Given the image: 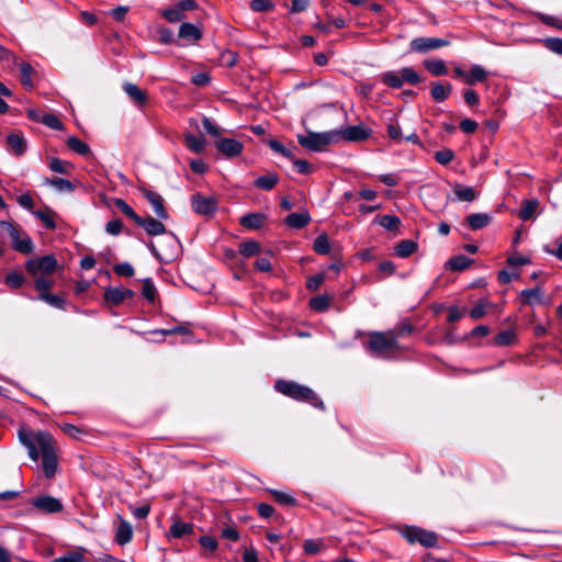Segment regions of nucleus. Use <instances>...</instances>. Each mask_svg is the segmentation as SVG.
<instances>
[{"label":"nucleus","instance_id":"obj_1","mask_svg":"<svg viewBox=\"0 0 562 562\" xmlns=\"http://www.w3.org/2000/svg\"><path fill=\"white\" fill-rule=\"evenodd\" d=\"M18 436L33 461H37L42 453L43 471L47 477H53L57 471V458L52 436L45 431L33 432L24 427L19 429Z\"/></svg>","mask_w":562,"mask_h":562},{"label":"nucleus","instance_id":"obj_2","mask_svg":"<svg viewBox=\"0 0 562 562\" xmlns=\"http://www.w3.org/2000/svg\"><path fill=\"white\" fill-rule=\"evenodd\" d=\"M274 387L278 392L299 401H308L314 406L323 408V402L317 398L313 390L292 381H277Z\"/></svg>","mask_w":562,"mask_h":562},{"label":"nucleus","instance_id":"obj_3","mask_svg":"<svg viewBox=\"0 0 562 562\" xmlns=\"http://www.w3.org/2000/svg\"><path fill=\"white\" fill-rule=\"evenodd\" d=\"M339 138L337 131L315 133L308 132L306 135H299V144L312 151H323L329 144Z\"/></svg>","mask_w":562,"mask_h":562},{"label":"nucleus","instance_id":"obj_4","mask_svg":"<svg viewBox=\"0 0 562 562\" xmlns=\"http://www.w3.org/2000/svg\"><path fill=\"white\" fill-rule=\"evenodd\" d=\"M0 228L2 233L7 234L12 241V247L14 250L21 254H30L32 252L34 246L31 237L21 228L10 222L1 221Z\"/></svg>","mask_w":562,"mask_h":562},{"label":"nucleus","instance_id":"obj_5","mask_svg":"<svg viewBox=\"0 0 562 562\" xmlns=\"http://www.w3.org/2000/svg\"><path fill=\"white\" fill-rule=\"evenodd\" d=\"M60 268L61 266L55 255L34 257L29 259L26 262L27 271L35 277L50 276Z\"/></svg>","mask_w":562,"mask_h":562},{"label":"nucleus","instance_id":"obj_6","mask_svg":"<svg viewBox=\"0 0 562 562\" xmlns=\"http://www.w3.org/2000/svg\"><path fill=\"white\" fill-rule=\"evenodd\" d=\"M401 533L409 543L418 542L426 548H432L437 546L438 537L432 531H428L419 527L405 526L401 530Z\"/></svg>","mask_w":562,"mask_h":562},{"label":"nucleus","instance_id":"obj_7","mask_svg":"<svg viewBox=\"0 0 562 562\" xmlns=\"http://www.w3.org/2000/svg\"><path fill=\"white\" fill-rule=\"evenodd\" d=\"M528 263V259L524 257H510L508 259L507 270H502L499 272V281H510L512 279H520L525 277L537 278V272L535 270L527 274H524L521 271H518V268L520 266H526Z\"/></svg>","mask_w":562,"mask_h":562},{"label":"nucleus","instance_id":"obj_8","mask_svg":"<svg viewBox=\"0 0 562 562\" xmlns=\"http://www.w3.org/2000/svg\"><path fill=\"white\" fill-rule=\"evenodd\" d=\"M449 45V41L438 37H415L411 41V50L425 54Z\"/></svg>","mask_w":562,"mask_h":562},{"label":"nucleus","instance_id":"obj_9","mask_svg":"<svg viewBox=\"0 0 562 562\" xmlns=\"http://www.w3.org/2000/svg\"><path fill=\"white\" fill-rule=\"evenodd\" d=\"M369 346L373 351L383 353L390 349L396 348L395 335L392 331L386 334L374 333L370 337Z\"/></svg>","mask_w":562,"mask_h":562},{"label":"nucleus","instance_id":"obj_10","mask_svg":"<svg viewBox=\"0 0 562 562\" xmlns=\"http://www.w3.org/2000/svg\"><path fill=\"white\" fill-rule=\"evenodd\" d=\"M31 504L40 509L43 513L46 514H53L58 513L63 509V504L58 498H55L49 495L40 496L37 498H34Z\"/></svg>","mask_w":562,"mask_h":562},{"label":"nucleus","instance_id":"obj_11","mask_svg":"<svg viewBox=\"0 0 562 562\" xmlns=\"http://www.w3.org/2000/svg\"><path fill=\"white\" fill-rule=\"evenodd\" d=\"M133 295L134 292L132 290L125 289L122 285L108 286L104 291L105 302L111 305H117Z\"/></svg>","mask_w":562,"mask_h":562},{"label":"nucleus","instance_id":"obj_12","mask_svg":"<svg viewBox=\"0 0 562 562\" xmlns=\"http://www.w3.org/2000/svg\"><path fill=\"white\" fill-rule=\"evenodd\" d=\"M193 210L202 215H210L216 211L217 203L213 198L195 194L192 198Z\"/></svg>","mask_w":562,"mask_h":562},{"label":"nucleus","instance_id":"obj_13","mask_svg":"<svg viewBox=\"0 0 562 562\" xmlns=\"http://www.w3.org/2000/svg\"><path fill=\"white\" fill-rule=\"evenodd\" d=\"M215 147L226 157H236L243 150V144L234 138H222L215 142Z\"/></svg>","mask_w":562,"mask_h":562},{"label":"nucleus","instance_id":"obj_14","mask_svg":"<svg viewBox=\"0 0 562 562\" xmlns=\"http://www.w3.org/2000/svg\"><path fill=\"white\" fill-rule=\"evenodd\" d=\"M144 195L147 201L150 203L154 213L161 220H166L168 217V213L164 206V199L161 195L154 191L145 190Z\"/></svg>","mask_w":562,"mask_h":562},{"label":"nucleus","instance_id":"obj_15","mask_svg":"<svg viewBox=\"0 0 562 562\" xmlns=\"http://www.w3.org/2000/svg\"><path fill=\"white\" fill-rule=\"evenodd\" d=\"M136 224L143 227L149 235H162L166 232L165 225L151 216L145 218L139 216V221Z\"/></svg>","mask_w":562,"mask_h":562},{"label":"nucleus","instance_id":"obj_16","mask_svg":"<svg viewBox=\"0 0 562 562\" xmlns=\"http://www.w3.org/2000/svg\"><path fill=\"white\" fill-rule=\"evenodd\" d=\"M123 90L136 105L144 106L146 104V92L139 89L135 83L125 82L123 85Z\"/></svg>","mask_w":562,"mask_h":562},{"label":"nucleus","instance_id":"obj_17","mask_svg":"<svg viewBox=\"0 0 562 562\" xmlns=\"http://www.w3.org/2000/svg\"><path fill=\"white\" fill-rule=\"evenodd\" d=\"M311 222V216L307 211L291 213L284 218V223L290 228L300 229L305 227Z\"/></svg>","mask_w":562,"mask_h":562},{"label":"nucleus","instance_id":"obj_18","mask_svg":"<svg viewBox=\"0 0 562 562\" xmlns=\"http://www.w3.org/2000/svg\"><path fill=\"white\" fill-rule=\"evenodd\" d=\"M38 285V297L52 306L63 307L65 300L56 294H50L47 292L48 285L50 283H36Z\"/></svg>","mask_w":562,"mask_h":562},{"label":"nucleus","instance_id":"obj_19","mask_svg":"<svg viewBox=\"0 0 562 562\" xmlns=\"http://www.w3.org/2000/svg\"><path fill=\"white\" fill-rule=\"evenodd\" d=\"M7 144L9 149L16 156H21L26 150V140L25 138L18 133H12L7 138Z\"/></svg>","mask_w":562,"mask_h":562},{"label":"nucleus","instance_id":"obj_20","mask_svg":"<svg viewBox=\"0 0 562 562\" xmlns=\"http://www.w3.org/2000/svg\"><path fill=\"white\" fill-rule=\"evenodd\" d=\"M266 222V215L262 213H248L244 215L239 223L248 229H259Z\"/></svg>","mask_w":562,"mask_h":562},{"label":"nucleus","instance_id":"obj_21","mask_svg":"<svg viewBox=\"0 0 562 562\" xmlns=\"http://www.w3.org/2000/svg\"><path fill=\"white\" fill-rule=\"evenodd\" d=\"M339 137L342 136L345 139L350 142L363 140L368 137V132L363 126H349L346 130L339 132Z\"/></svg>","mask_w":562,"mask_h":562},{"label":"nucleus","instance_id":"obj_22","mask_svg":"<svg viewBox=\"0 0 562 562\" xmlns=\"http://www.w3.org/2000/svg\"><path fill=\"white\" fill-rule=\"evenodd\" d=\"M179 37L199 41L202 37V31L192 23H182L179 27Z\"/></svg>","mask_w":562,"mask_h":562},{"label":"nucleus","instance_id":"obj_23","mask_svg":"<svg viewBox=\"0 0 562 562\" xmlns=\"http://www.w3.org/2000/svg\"><path fill=\"white\" fill-rule=\"evenodd\" d=\"M452 87L450 83L442 85L441 82H434L431 86V97L436 102H442L450 95Z\"/></svg>","mask_w":562,"mask_h":562},{"label":"nucleus","instance_id":"obj_24","mask_svg":"<svg viewBox=\"0 0 562 562\" xmlns=\"http://www.w3.org/2000/svg\"><path fill=\"white\" fill-rule=\"evenodd\" d=\"M467 222L471 229L477 231L490 224L491 216L486 213H474L467 217Z\"/></svg>","mask_w":562,"mask_h":562},{"label":"nucleus","instance_id":"obj_25","mask_svg":"<svg viewBox=\"0 0 562 562\" xmlns=\"http://www.w3.org/2000/svg\"><path fill=\"white\" fill-rule=\"evenodd\" d=\"M453 192L458 200L472 202L476 199L477 192L472 187H467L462 184H456L453 187Z\"/></svg>","mask_w":562,"mask_h":562},{"label":"nucleus","instance_id":"obj_26","mask_svg":"<svg viewBox=\"0 0 562 562\" xmlns=\"http://www.w3.org/2000/svg\"><path fill=\"white\" fill-rule=\"evenodd\" d=\"M416 249H417V244L414 240L404 239L395 246L394 251H395L396 256H398L401 258H406V257L411 256L412 254H414L416 251Z\"/></svg>","mask_w":562,"mask_h":562},{"label":"nucleus","instance_id":"obj_27","mask_svg":"<svg viewBox=\"0 0 562 562\" xmlns=\"http://www.w3.org/2000/svg\"><path fill=\"white\" fill-rule=\"evenodd\" d=\"M192 532H193V526L191 524H188V522H184L181 520H176L171 525L170 530H169V535L173 538H181V537L192 533Z\"/></svg>","mask_w":562,"mask_h":562},{"label":"nucleus","instance_id":"obj_28","mask_svg":"<svg viewBox=\"0 0 562 562\" xmlns=\"http://www.w3.org/2000/svg\"><path fill=\"white\" fill-rule=\"evenodd\" d=\"M341 269L340 262L329 265L323 272L312 277L308 281H324L325 279H334L338 277Z\"/></svg>","mask_w":562,"mask_h":562},{"label":"nucleus","instance_id":"obj_29","mask_svg":"<svg viewBox=\"0 0 562 562\" xmlns=\"http://www.w3.org/2000/svg\"><path fill=\"white\" fill-rule=\"evenodd\" d=\"M472 263V260L463 255L456 256L447 261L446 267L449 270L452 271H463L465 270Z\"/></svg>","mask_w":562,"mask_h":562},{"label":"nucleus","instance_id":"obj_30","mask_svg":"<svg viewBox=\"0 0 562 562\" xmlns=\"http://www.w3.org/2000/svg\"><path fill=\"white\" fill-rule=\"evenodd\" d=\"M333 300L334 295L322 294L311 299L310 305L316 312H325Z\"/></svg>","mask_w":562,"mask_h":562},{"label":"nucleus","instance_id":"obj_31","mask_svg":"<svg viewBox=\"0 0 562 562\" xmlns=\"http://www.w3.org/2000/svg\"><path fill=\"white\" fill-rule=\"evenodd\" d=\"M424 66L434 76H442L448 72V68L441 59H426Z\"/></svg>","mask_w":562,"mask_h":562},{"label":"nucleus","instance_id":"obj_32","mask_svg":"<svg viewBox=\"0 0 562 562\" xmlns=\"http://www.w3.org/2000/svg\"><path fill=\"white\" fill-rule=\"evenodd\" d=\"M520 296H521V300L529 305H535V304H539L542 302V291L538 286L528 289V290H524L520 293Z\"/></svg>","mask_w":562,"mask_h":562},{"label":"nucleus","instance_id":"obj_33","mask_svg":"<svg viewBox=\"0 0 562 562\" xmlns=\"http://www.w3.org/2000/svg\"><path fill=\"white\" fill-rule=\"evenodd\" d=\"M133 536L132 527L128 522L122 521L116 530V542L119 544H125L131 541Z\"/></svg>","mask_w":562,"mask_h":562},{"label":"nucleus","instance_id":"obj_34","mask_svg":"<svg viewBox=\"0 0 562 562\" xmlns=\"http://www.w3.org/2000/svg\"><path fill=\"white\" fill-rule=\"evenodd\" d=\"M539 202L537 200H527L522 203L519 211V218L521 221H528L533 217L537 212Z\"/></svg>","mask_w":562,"mask_h":562},{"label":"nucleus","instance_id":"obj_35","mask_svg":"<svg viewBox=\"0 0 562 562\" xmlns=\"http://www.w3.org/2000/svg\"><path fill=\"white\" fill-rule=\"evenodd\" d=\"M186 145L193 153H202L205 148L206 140L204 137H196L191 134L186 135Z\"/></svg>","mask_w":562,"mask_h":562},{"label":"nucleus","instance_id":"obj_36","mask_svg":"<svg viewBox=\"0 0 562 562\" xmlns=\"http://www.w3.org/2000/svg\"><path fill=\"white\" fill-rule=\"evenodd\" d=\"M86 549L79 548L76 551H70L59 558L52 560L50 562H86L83 553Z\"/></svg>","mask_w":562,"mask_h":562},{"label":"nucleus","instance_id":"obj_37","mask_svg":"<svg viewBox=\"0 0 562 562\" xmlns=\"http://www.w3.org/2000/svg\"><path fill=\"white\" fill-rule=\"evenodd\" d=\"M486 77V70L480 65H474L471 68V72L467 76V83L474 85L475 82H482Z\"/></svg>","mask_w":562,"mask_h":562},{"label":"nucleus","instance_id":"obj_38","mask_svg":"<svg viewBox=\"0 0 562 562\" xmlns=\"http://www.w3.org/2000/svg\"><path fill=\"white\" fill-rule=\"evenodd\" d=\"M279 181L277 173H269L257 178L256 186L262 190H271Z\"/></svg>","mask_w":562,"mask_h":562},{"label":"nucleus","instance_id":"obj_39","mask_svg":"<svg viewBox=\"0 0 562 562\" xmlns=\"http://www.w3.org/2000/svg\"><path fill=\"white\" fill-rule=\"evenodd\" d=\"M382 81L391 88L398 89L403 86V80L400 71H386L381 75Z\"/></svg>","mask_w":562,"mask_h":562},{"label":"nucleus","instance_id":"obj_40","mask_svg":"<svg viewBox=\"0 0 562 562\" xmlns=\"http://www.w3.org/2000/svg\"><path fill=\"white\" fill-rule=\"evenodd\" d=\"M20 71H21V83L25 88L32 89L33 88V81H32L33 67L29 63H21Z\"/></svg>","mask_w":562,"mask_h":562},{"label":"nucleus","instance_id":"obj_41","mask_svg":"<svg viewBox=\"0 0 562 562\" xmlns=\"http://www.w3.org/2000/svg\"><path fill=\"white\" fill-rule=\"evenodd\" d=\"M67 145L70 149H72L79 155L85 156L90 153L89 146L75 136L68 137Z\"/></svg>","mask_w":562,"mask_h":562},{"label":"nucleus","instance_id":"obj_42","mask_svg":"<svg viewBox=\"0 0 562 562\" xmlns=\"http://www.w3.org/2000/svg\"><path fill=\"white\" fill-rule=\"evenodd\" d=\"M239 252L244 257H251L260 252V245L255 240H247L239 245Z\"/></svg>","mask_w":562,"mask_h":562},{"label":"nucleus","instance_id":"obj_43","mask_svg":"<svg viewBox=\"0 0 562 562\" xmlns=\"http://www.w3.org/2000/svg\"><path fill=\"white\" fill-rule=\"evenodd\" d=\"M314 250L319 255H327L330 251V244L326 234L316 237L313 245Z\"/></svg>","mask_w":562,"mask_h":562},{"label":"nucleus","instance_id":"obj_44","mask_svg":"<svg viewBox=\"0 0 562 562\" xmlns=\"http://www.w3.org/2000/svg\"><path fill=\"white\" fill-rule=\"evenodd\" d=\"M403 83L408 82L411 85H417L422 81L420 76L412 68L404 67L400 70Z\"/></svg>","mask_w":562,"mask_h":562},{"label":"nucleus","instance_id":"obj_45","mask_svg":"<svg viewBox=\"0 0 562 562\" xmlns=\"http://www.w3.org/2000/svg\"><path fill=\"white\" fill-rule=\"evenodd\" d=\"M162 16L170 23H176L184 19V14L176 4L172 8L164 10Z\"/></svg>","mask_w":562,"mask_h":562},{"label":"nucleus","instance_id":"obj_46","mask_svg":"<svg viewBox=\"0 0 562 562\" xmlns=\"http://www.w3.org/2000/svg\"><path fill=\"white\" fill-rule=\"evenodd\" d=\"M380 225L387 231H395L401 225V220L395 215H383L380 221Z\"/></svg>","mask_w":562,"mask_h":562},{"label":"nucleus","instance_id":"obj_47","mask_svg":"<svg viewBox=\"0 0 562 562\" xmlns=\"http://www.w3.org/2000/svg\"><path fill=\"white\" fill-rule=\"evenodd\" d=\"M490 306L491 303L486 299H483L470 311L469 314L473 319H479L486 314Z\"/></svg>","mask_w":562,"mask_h":562},{"label":"nucleus","instance_id":"obj_48","mask_svg":"<svg viewBox=\"0 0 562 562\" xmlns=\"http://www.w3.org/2000/svg\"><path fill=\"white\" fill-rule=\"evenodd\" d=\"M48 183L58 191L71 192L75 190V186L69 180L64 178H53L48 181Z\"/></svg>","mask_w":562,"mask_h":562},{"label":"nucleus","instance_id":"obj_49","mask_svg":"<svg viewBox=\"0 0 562 562\" xmlns=\"http://www.w3.org/2000/svg\"><path fill=\"white\" fill-rule=\"evenodd\" d=\"M116 207L126 216H128L135 223L139 221V215L135 213V211L123 200L117 199L115 201Z\"/></svg>","mask_w":562,"mask_h":562},{"label":"nucleus","instance_id":"obj_50","mask_svg":"<svg viewBox=\"0 0 562 562\" xmlns=\"http://www.w3.org/2000/svg\"><path fill=\"white\" fill-rule=\"evenodd\" d=\"M49 168L52 171L57 173H68L70 164L66 162L64 160H60L59 158H52L49 161Z\"/></svg>","mask_w":562,"mask_h":562},{"label":"nucleus","instance_id":"obj_51","mask_svg":"<svg viewBox=\"0 0 562 562\" xmlns=\"http://www.w3.org/2000/svg\"><path fill=\"white\" fill-rule=\"evenodd\" d=\"M114 272L120 278H132L134 276V268L128 262H123L114 266Z\"/></svg>","mask_w":562,"mask_h":562},{"label":"nucleus","instance_id":"obj_52","mask_svg":"<svg viewBox=\"0 0 562 562\" xmlns=\"http://www.w3.org/2000/svg\"><path fill=\"white\" fill-rule=\"evenodd\" d=\"M268 145L273 151L279 153L289 159H292V157H293L292 151L290 149H288L284 145H282L279 140L270 139L268 142Z\"/></svg>","mask_w":562,"mask_h":562},{"label":"nucleus","instance_id":"obj_53","mask_svg":"<svg viewBox=\"0 0 562 562\" xmlns=\"http://www.w3.org/2000/svg\"><path fill=\"white\" fill-rule=\"evenodd\" d=\"M271 494L274 497V499L277 502H279L280 504H283V505H294L295 504V498L288 493L272 490Z\"/></svg>","mask_w":562,"mask_h":562},{"label":"nucleus","instance_id":"obj_54","mask_svg":"<svg viewBox=\"0 0 562 562\" xmlns=\"http://www.w3.org/2000/svg\"><path fill=\"white\" fill-rule=\"evenodd\" d=\"M454 157V154L451 149H442L435 154V159L437 162L441 165H448Z\"/></svg>","mask_w":562,"mask_h":562},{"label":"nucleus","instance_id":"obj_55","mask_svg":"<svg viewBox=\"0 0 562 562\" xmlns=\"http://www.w3.org/2000/svg\"><path fill=\"white\" fill-rule=\"evenodd\" d=\"M273 7L270 0H251L250 9L255 12L268 11Z\"/></svg>","mask_w":562,"mask_h":562},{"label":"nucleus","instance_id":"obj_56","mask_svg":"<svg viewBox=\"0 0 562 562\" xmlns=\"http://www.w3.org/2000/svg\"><path fill=\"white\" fill-rule=\"evenodd\" d=\"M514 338L515 336L513 331H502L495 337V344L499 346H508L514 341Z\"/></svg>","mask_w":562,"mask_h":562},{"label":"nucleus","instance_id":"obj_57","mask_svg":"<svg viewBox=\"0 0 562 562\" xmlns=\"http://www.w3.org/2000/svg\"><path fill=\"white\" fill-rule=\"evenodd\" d=\"M34 214L38 220H41V222L44 224V226L46 228H48V229L55 228V222L49 212L37 211Z\"/></svg>","mask_w":562,"mask_h":562},{"label":"nucleus","instance_id":"obj_58","mask_svg":"<svg viewBox=\"0 0 562 562\" xmlns=\"http://www.w3.org/2000/svg\"><path fill=\"white\" fill-rule=\"evenodd\" d=\"M123 228V223L121 220L115 218L106 223L105 232L111 235H119Z\"/></svg>","mask_w":562,"mask_h":562},{"label":"nucleus","instance_id":"obj_59","mask_svg":"<svg viewBox=\"0 0 562 562\" xmlns=\"http://www.w3.org/2000/svg\"><path fill=\"white\" fill-rule=\"evenodd\" d=\"M199 542L203 549L209 550V551L216 550V548L218 546L217 540L214 537H210V536H202L199 539Z\"/></svg>","mask_w":562,"mask_h":562},{"label":"nucleus","instance_id":"obj_60","mask_svg":"<svg viewBox=\"0 0 562 562\" xmlns=\"http://www.w3.org/2000/svg\"><path fill=\"white\" fill-rule=\"evenodd\" d=\"M202 125H203V128L205 130L206 133H209L210 135L212 136H220L221 134V130L220 127L213 123L209 117H204L202 120Z\"/></svg>","mask_w":562,"mask_h":562},{"label":"nucleus","instance_id":"obj_61","mask_svg":"<svg viewBox=\"0 0 562 562\" xmlns=\"http://www.w3.org/2000/svg\"><path fill=\"white\" fill-rule=\"evenodd\" d=\"M221 63L226 67H234L237 63V55L234 52L226 50L221 55Z\"/></svg>","mask_w":562,"mask_h":562},{"label":"nucleus","instance_id":"obj_62","mask_svg":"<svg viewBox=\"0 0 562 562\" xmlns=\"http://www.w3.org/2000/svg\"><path fill=\"white\" fill-rule=\"evenodd\" d=\"M42 122L50 127V128H54V130H61L63 128V124L61 122L58 120L57 116L53 115V114H46Z\"/></svg>","mask_w":562,"mask_h":562},{"label":"nucleus","instance_id":"obj_63","mask_svg":"<svg viewBox=\"0 0 562 562\" xmlns=\"http://www.w3.org/2000/svg\"><path fill=\"white\" fill-rule=\"evenodd\" d=\"M322 544L313 539L305 540L304 542V551L307 554H316L321 551Z\"/></svg>","mask_w":562,"mask_h":562},{"label":"nucleus","instance_id":"obj_64","mask_svg":"<svg viewBox=\"0 0 562 562\" xmlns=\"http://www.w3.org/2000/svg\"><path fill=\"white\" fill-rule=\"evenodd\" d=\"M546 46L558 54H562V40L561 38H547Z\"/></svg>","mask_w":562,"mask_h":562}]
</instances>
